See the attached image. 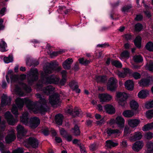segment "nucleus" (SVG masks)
I'll use <instances>...</instances> for the list:
<instances>
[{"label":"nucleus","instance_id":"obj_3","mask_svg":"<svg viewBox=\"0 0 153 153\" xmlns=\"http://www.w3.org/2000/svg\"><path fill=\"white\" fill-rule=\"evenodd\" d=\"M16 103L17 107L16 106H13L11 112L13 114L17 115L19 114L18 108L21 109L23 108L24 106V100L20 98H17L16 100Z\"/></svg>","mask_w":153,"mask_h":153},{"label":"nucleus","instance_id":"obj_32","mask_svg":"<svg viewBox=\"0 0 153 153\" xmlns=\"http://www.w3.org/2000/svg\"><path fill=\"white\" fill-rule=\"evenodd\" d=\"M122 114L125 117L130 118L134 115V113L131 110H126L123 111Z\"/></svg>","mask_w":153,"mask_h":153},{"label":"nucleus","instance_id":"obj_23","mask_svg":"<svg viewBox=\"0 0 153 153\" xmlns=\"http://www.w3.org/2000/svg\"><path fill=\"white\" fill-rule=\"evenodd\" d=\"M142 38L140 36H137L135 39L133 41L134 45L136 47L138 48H140L141 47Z\"/></svg>","mask_w":153,"mask_h":153},{"label":"nucleus","instance_id":"obj_18","mask_svg":"<svg viewBox=\"0 0 153 153\" xmlns=\"http://www.w3.org/2000/svg\"><path fill=\"white\" fill-rule=\"evenodd\" d=\"M134 83L131 80H127L124 84V85L126 88L129 91H132L134 90Z\"/></svg>","mask_w":153,"mask_h":153},{"label":"nucleus","instance_id":"obj_5","mask_svg":"<svg viewBox=\"0 0 153 153\" xmlns=\"http://www.w3.org/2000/svg\"><path fill=\"white\" fill-rule=\"evenodd\" d=\"M117 86V81L116 79L113 77H110L107 84V89L111 91H115Z\"/></svg>","mask_w":153,"mask_h":153},{"label":"nucleus","instance_id":"obj_42","mask_svg":"<svg viewBox=\"0 0 153 153\" xmlns=\"http://www.w3.org/2000/svg\"><path fill=\"white\" fill-rule=\"evenodd\" d=\"M10 82L11 84H13L16 83L18 80V77L17 75L14 74H12L10 76Z\"/></svg>","mask_w":153,"mask_h":153},{"label":"nucleus","instance_id":"obj_52","mask_svg":"<svg viewBox=\"0 0 153 153\" xmlns=\"http://www.w3.org/2000/svg\"><path fill=\"white\" fill-rule=\"evenodd\" d=\"M132 7V6L131 4L126 5L123 7L122 11L123 12H128Z\"/></svg>","mask_w":153,"mask_h":153},{"label":"nucleus","instance_id":"obj_61","mask_svg":"<svg viewBox=\"0 0 153 153\" xmlns=\"http://www.w3.org/2000/svg\"><path fill=\"white\" fill-rule=\"evenodd\" d=\"M65 138L66 140L69 142H71L72 140L73 139L72 136L70 134H68L64 137Z\"/></svg>","mask_w":153,"mask_h":153},{"label":"nucleus","instance_id":"obj_10","mask_svg":"<svg viewBox=\"0 0 153 153\" xmlns=\"http://www.w3.org/2000/svg\"><path fill=\"white\" fill-rule=\"evenodd\" d=\"M37 108V110L41 114H45L48 111L46 102L44 104L42 102L38 103Z\"/></svg>","mask_w":153,"mask_h":153},{"label":"nucleus","instance_id":"obj_37","mask_svg":"<svg viewBox=\"0 0 153 153\" xmlns=\"http://www.w3.org/2000/svg\"><path fill=\"white\" fill-rule=\"evenodd\" d=\"M7 47L6 43L4 41L2 40L0 42V51L4 52L6 51L7 50L6 48Z\"/></svg>","mask_w":153,"mask_h":153},{"label":"nucleus","instance_id":"obj_14","mask_svg":"<svg viewBox=\"0 0 153 153\" xmlns=\"http://www.w3.org/2000/svg\"><path fill=\"white\" fill-rule=\"evenodd\" d=\"M99 97L101 102H108L110 101L112 98L111 96L107 93L100 94L99 95Z\"/></svg>","mask_w":153,"mask_h":153},{"label":"nucleus","instance_id":"obj_12","mask_svg":"<svg viewBox=\"0 0 153 153\" xmlns=\"http://www.w3.org/2000/svg\"><path fill=\"white\" fill-rule=\"evenodd\" d=\"M143 146V144L142 141H138L136 142L132 147V149L136 152H138L142 149Z\"/></svg>","mask_w":153,"mask_h":153},{"label":"nucleus","instance_id":"obj_8","mask_svg":"<svg viewBox=\"0 0 153 153\" xmlns=\"http://www.w3.org/2000/svg\"><path fill=\"white\" fill-rule=\"evenodd\" d=\"M46 83L48 84H57L59 83L60 79L59 77L52 74L46 77Z\"/></svg>","mask_w":153,"mask_h":153},{"label":"nucleus","instance_id":"obj_51","mask_svg":"<svg viewBox=\"0 0 153 153\" xmlns=\"http://www.w3.org/2000/svg\"><path fill=\"white\" fill-rule=\"evenodd\" d=\"M145 107L147 109L153 108V100L146 103L145 105Z\"/></svg>","mask_w":153,"mask_h":153},{"label":"nucleus","instance_id":"obj_19","mask_svg":"<svg viewBox=\"0 0 153 153\" xmlns=\"http://www.w3.org/2000/svg\"><path fill=\"white\" fill-rule=\"evenodd\" d=\"M106 112L110 114H113L115 112V109L114 106L110 104H107L105 106Z\"/></svg>","mask_w":153,"mask_h":153},{"label":"nucleus","instance_id":"obj_16","mask_svg":"<svg viewBox=\"0 0 153 153\" xmlns=\"http://www.w3.org/2000/svg\"><path fill=\"white\" fill-rule=\"evenodd\" d=\"M73 62L72 59L69 58L64 61L62 63V66L64 69L69 70L71 69V65Z\"/></svg>","mask_w":153,"mask_h":153},{"label":"nucleus","instance_id":"obj_44","mask_svg":"<svg viewBox=\"0 0 153 153\" xmlns=\"http://www.w3.org/2000/svg\"><path fill=\"white\" fill-rule=\"evenodd\" d=\"M146 116L148 119H151L153 117V109L147 111L146 113Z\"/></svg>","mask_w":153,"mask_h":153},{"label":"nucleus","instance_id":"obj_6","mask_svg":"<svg viewBox=\"0 0 153 153\" xmlns=\"http://www.w3.org/2000/svg\"><path fill=\"white\" fill-rule=\"evenodd\" d=\"M66 112L74 117H82L83 114L81 109L76 107L74 108V110L72 108H68Z\"/></svg>","mask_w":153,"mask_h":153},{"label":"nucleus","instance_id":"obj_26","mask_svg":"<svg viewBox=\"0 0 153 153\" xmlns=\"http://www.w3.org/2000/svg\"><path fill=\"white\" fill-rule=\"evenodd\" d=\"M63 120V116L60 114H56L55 117V120L56 123L58 125H61L62 124Z\"/></svg>","mask_w":153,"mask_h":153},{"label":"nucleus","instance_id":"obj_40","mask_svg":"<svg viewBox=\"0 0 153 153\" xmlns=\"http://www.w3.org/2000/svg\"><path fill=\"white\" fill-rule=\"evenodd\" d=\"M111 63L112 65L117 68H121L122 67L121 63L118 61L112 60L111 61Z\"/></svg>","mask_w":153,"mask_h":153},{"label":"nucleus","instance_id":"obj_50","mask_svg":"<svg viewBox=\"0 0 153 153\" xmlns=\"http://www.w3.org/2000/svg\"><path fill=\"white\" fill-rule=\"evenodd\" d=\"M132 76L136 79L140 78L141 76L140 74L137 72H134L132 74Z\"/></svg>","mask_w":153,"mask_h":153},{"label":"nucleus","instance_id":"obj_41","mask_svg":"<svg viewBox=\"0 0 153 153\" xmlns=\"http://www.w3.org/2000/svg\"><path fill=\"white\" fill-rule=\"evenodd\" d=\"M145 48L149 51L153 52V42L151 41L148 42L146 44Z\"/></svg>","mask_w":153,"mask_h":153},{"label":"nucleus","instance_id":"obj_15","mask_svg":"<svg viewBox=\"0 0 153 153\" xmlns=\"http://www.w3.org/2000/svg\"><path fill=\"white\" fill-rule=\"evenodd\" d=\"M5 118L7 122L10 125H13L15 123V120L13 116L9 111L6 112L5 114Z\"/></svg>","mask_w":153,"mask_h":153},{"label":"nucleus","instance_id":"obj_36","mask_svg":"<svg viewBox=\"0 0 153 153\" xmlns=\"http://www.w3.org/2000/svg\"><path fill=\"white\" fill-rule=\"evenodd\" d=\"M96 79L97 82L105 83L107 80L106 77L105 75H99L97 76Z\"/></svg>","mask_w":153,"mask_h":153},{"label":"nucleus","instance_id":"obj_7","mask_svg":"<svg viewBox=\"0 0 153 153\" xmlns=\"http://www.w3.org/2000/svg\"><path fill=\"white\" fill-rule=\"evenodd\" d=\"M59 95L55 93L49 97V102L52 105H56L59 101Z\"/></svg>","mask_w":153,"mask_h":153},{"label":"nucleus","instance_id":"obj_38","mask_svg":"<svg viewBox=\"0 0 153 153\" xmlns=\"http://www.w3.org/2000/svg\"><path fill=\"white\" fill-rule=\"evenodd\" d=\"M134 30L135 31L138 32H140L143 28V25L140 23L136 24L134 25Z\"/></svg>","mask_w":153,"mask_h":153},{"label":"nucleus","instance_id":"obj_46","mask_svg":"<svg viewBox=\"0 0 153 153\" xmlns=\"http://www.w3.org/2000/svg\"><path fill=\"white\" fill-rule=\"evenodd\" d=\"M36 97L37 98H39V100L38 101V103L42 102L43 103H45L46 100L44 98H43L42 97V95L39 93L36 94Z\"/></svg>","mask_w":153,"mask_h":153},{"label":"nucleus","instance_id":"obj_31","mask_svg":"<svg viewBox=\"0 0 153 153\" xmlns=\"http://www.w3.org/2000/svg\"><path fill=\"white\" fill-rule=\"evenodd\" d=\"M54 89L53 87L49 86L44 88L43 91L46 94L49 95L51 92L53 91Z\"/></svg>","mask_w":153,"mask_h":153},{"label":"nucleus","instance_id":"obj_53","mask_svg":"<svg viewBox=\"0 0 153 153\" xmlns=\"http://www.w3.org/2000/svg\"><path fill=\"white\" fill-rule=\"evenodd\" d=\"M65 52L63 50H60L58 51H53L51 54V55L53 56H57L59 54H61Z\"/></svg>","mask_w":153,"mask_h":153},{"label":"nucleus","instance_id":"obj_28","mask_svg":"<svg viewBox=\"0 0 153 153\" xmlns=\"http://www.w3.org/2000/svg\"><path fill=\"white\" fill-rule=\"evenodd\" d=\"M106 146L108 148H111L112 147H114L118 145V143H115L111 140H108L106 141Z\"/></svg>","mask_w":153,"mask_h":153},{"label":"nucleus","instance_id":"obj_34","mask_svg":"<svg viewBox=\"0 0 153 153\" xmlns=\"http://www.w3.org/2000/svg\"><path fill=\"white\" fill-rule=\"evenodd\" d=\"M130 104L131 108L135 110L137 109L139 107L138 103L134 100H131L130 102Z\"/></svg>","mask_w":153,"mask_h":153},{"label":"nucleus","instance_id":"obj_59","mask_svg":"<svg viewBox=\"0 0 153 153\" xmlns=\"http://www.w3.org/2000/svg\"><path fill=\"white\" fill-rule=\"evenodd\" d=\"M117 74L119 78H124L126 75V74L125 73L122 72L120 71H119Z\"/></svg>","mask_w":153,"mask_h":153},{"label":"nucleus","instance_id":"obj_49","mask_svg":"<svg viewBox=\"0 0 153 153\" xmlns=\"http://www.w3.org/2000/svg\"><path fill=\"white\" fill-rule=\"evenodd\" d=\"M143 15L141 14H139L136 15L134 20L136 21H141L143 20Z\"/></svg>","mask_w":153,"mask_h":153},{"label":"nucleus","instance_id":"obj_33","mask_svg":"<svg viewBox=\"0 0 153 153\" xmlns=\"http://www.w3.org/2000/svg\"><path fill=\"white\" fill-rule=\"evenodd\" d=\"M19 84L22 86L24 90L27 92H30L32 90L31 88L28 86L25 83L20 82H19Z\"/></svg>","mask_w":153,"mask_h":153},{"label":"nucleus","instance_id":"obj_4","mask_svg":"<svg viewBox=\"0 0 153 153\" xmlns=\"http://www.w3.org/2000/svg\"><path fill=\"white\" fill-rule=\"evenodd\" d=\"M39 142L38 140L33 137H30L25 141V146L27 147L36 149L38 147Z\"/></svg>","mask_w":153,"mask_h":153},{"label":"nucleus","instance_id":"obj_27","mask_svg":"<svg viewBox=\"0 0 153 153\" xmlns=\"http://www.w3.org/2000/svg\"><path fill=\"white\" fill-rule=\"evenodd\" d=\"M78 60L80 64L82 65L85 66H88L91 62V60H88L87 59H85L83 57L80 58Z\"/></svg>","mask_w":153,"mask_h":153},{"label":"nucleus","instance_id":"obj_29","mask_svg":"<svg viewBox=\"0 0 153 153\" xmlns=\"http://www.w3.org/2000/svg\"><path fill=\"white\" fill-rule=\"evenodd\" d=\"M106 132L108 134V136H110L112 134L119 133V131L118 129H113L110 128H108L106 130Z\"/></svg>","mask_w":153,"mask_h":153},{"label":"nucleus","instance_id":"obj_54","mask_svg":"<svg viewBox=\"0 0 153 153\" xmlns=\"http://www.w3.org/2000/svg\"><path fill=\"white\" fill-rule=\"evenodd\" d=\"M120 56L122 57H128L129 56V53L128 51H125L121 53Z\"/></svg>","mask_w":153,"mask_h":153},{"label":"nucleus","instance_id":"obj_1","mask_svg":"<svg viewBox=\"0 0 153 153\" xmlns=\"http://www.w3.org/2000/svg\"><path fill=\"white\" fill-rule=\"evenodd\" d=\"M38 72L36 68L30 69L29 74L27 75V81L29 84L32 85L37 81L38 79Z\"/></svg>","mask_w":153,"mask_h":153},{"label":"nucleus","instance_id":"obj_39","mask_svg":"<svg viewBox=\"0 0 153 153\" xmlns=\"http://www.w3.org/2000/svg\"><path fill=\"white\" fill-rule=\"evenodd\" d=\"M133 59L134 62L136 63L142 62L143 60L142 56L140 55L135 56L133 57Z\"/></svg>","mask_w":153,"mask_h":153},{"label":"nucleus","instance_id":"obj_25","mask_svg":"<svg viewBox=\"0 0 153 153\" xmlns=\"http://www.w3.org/2000/svg\"><path fill=\"white\" fill-rule=\"evenodd\" d=\"M149 92L147 90H142L138 94V97L140 99H145L149 94Z\"/></svg>","mask_w":153,"mask_h":153},{"label":"nucleus","instance_id":"obj_43","mask_svg":"<svg viewBox=\"0 0 153 153\" xmlns=\"http://www.w3.org/2000/svg\"><path fill=\"white\" fill-rule=\"evenodd\" d=\"M3 60L5 63H8L13 62V57L12 56L9 55L7 57H4V58Z\"/></svg>","mask_w":153,"mask_h":153},{"label":"nucleus","instance_id":"obj_55","mask_svg":"<svg viewBox=\"0 0 153 153\" xmlns=\"http://www.w3.org/2000/svg\"><path fill=\"white\" fill-rule=\"evenodd\" d=\"M15 90L16 93L18 94H20L22 92L21 88L17 84L15 85Z\"/></svg>","mask_w":153,"mask_h":153},{"label":"nucleus","instance_id":"obj_30","mask_svg":"<svg viewBox=\"0 0 153 153\" xmlns=\"http://www.w3.org/2000/svg\"><path fill=\"white\" fill-rule=\"evenodd\" d=\"M16 138V136L13 134H10L6 136L5 138L6 143L9 144L13 141Z\"/></svg>","mask_w":153,"mask_h":153},{"label":"nucleus","instance_id":"obj_48","mask_svg":"<svg viewBox=\"0 0 153 153\" xmlns=\"http://www.w3.org/2000/svg\"><path fill=\"white\" fill-rule=\"evenodd\" d=\"M148 151H153V143L150 141L146 144Z\"/></svg>","mask_w":153,"mask_h":153},{"label":"nucleus","instance_id":"obj_13","mask_svg":"<svg viewBox=\"0 0 153 153\" xmlns=\"http://www.w3.org/2000/svg\"><path fill=\"white\" fill-rule=\"evenodd\" d=\"M151 81H152V77L149 76L146 78L142 79L139 83L141 86H148L149 85Z\"/></svg>","mask_w":153,"mask_h":153},{"label":"nucleus","instance_id":"obj_21","mask_svg":"<svg viewBox=\"0 0 153 153\" xmlns=\"http://www.w3.org/2000/svg\"><path fill=\"white\" fill-rule=\"evenodd\" d=\"M116 123L120 128H123L124 126L125 120L121 116H117L116 118Z\"/></svg>","mask_w":153,"mask_h":153},{"label":"nucleus","instance_id":"obj_57","mask_svg":"<svg viewBox=\"0 0 153 153\" xmlns=\"http://www.w3.org/2000/svg\"><path fill=\"white\" fill-rule=\"evenodd\" d=\"M145 137L147 139L150 140L153 137V133L150 131H149L145 135Z\"/></svg>","mask_w":153,"mask_h":153},{"label":"nucleus","instance_id":"obj_2","mask_svg":"<svg viewBox=\"0 0 153 153\" xmlns=\"http://www.w3.org/2000/svg\"><path fill=\"white\" fill-rule=\"evenodd\" d=\"M116 97L118 100L119 105L123 107H125L128 97L127 94L125 92H118L117 93Z\"/></svg>","mask_w":153,"mask_h":153},{"label":"nucleus","instance_id":"obj_17","mask_svg":"<svg viewBox=\"0 0 153 153\" xmlns=\"http://www.w3.org/2000/svg\"><path fill=\"white\" fill-rule=\"evenodd\" d=\"M143 135L139 131L135 132L133 135L130 137L129 139L130 140L135 141L140 140L142 137Z\"/></svg>","mask_w":153,"mask_h":153},{"label":"nucleus","instance_id":"obj_20","mask_svg":"<svg viewBox=\"0 0 153 153\" xmlns=\"http://www.w3.org/2000/svg\"><path fill=\"white\" fill-rule=\"evenodd\" d=\"M18 136H24L26 134V131L24 127L21 125H19L17 127Z\"/></svg>","mask_w":153,"mask_h":153},{"label":"nucleus","instance_id":"obj_56","mask_svg":"<svg viewBox=\"0 0 153 153\" xmlns=\"http://www.w3.org/2000/svg\"><path fill=\"white\" fill-rule=\"evenodd\" d=\"M49 68H47L45 71V72L46 74H51L53 71L54 70V68L52 67H49Z\"/></svg>","mask_w":153,"mask_h":153},{"label":"nucleus","instance_id":"obj_63","mask_svg":"<svg viewBox=\"0 0 153 153\" xmlns=\"http://www.w3.org/2000/svg\"><path fill=\"white\" fill-rule=\"evenodd\" d=\"M130 133L128 128L125 127L124 131V135L125 136H127Z\"/></svg>","mask_w":153,"mask_h":153},{"label":"nucleus","instance_id":"obj_35","mask_svg":"<svg viewBox=\"0 0 153 153\" xmlns=\"http://www.w3.org/2000/svg\"><path fill=\"white\" fill-rule=\"evenodd\" d=\"M153 128V122L152 123H149L145 125L143 127L142 130L146 131L150 130Z\"/></svg>","mask_w":153,"mask_h":153},{"label":"nucleus","instance_id":"obj_58","mask_svg":"<svg viewBox=\"0 0 153 153\" xmlns=\"http://www.w3.org/2000/svg\"><path fill=\"white\" fill-rule=\"evenodd\" d=\"M124 37L125 38L126 41H128L129 40H131V39L132 36L130 34L127 33L124 35Z\"/></svg>","mask_w":153,"mask_h":153},{"label":"nucleus","instance_id":"obj_62","mask_svg":"<svg viewBox=\"0 0 153 153\" xmlns=\"http://www.w3.org/2000/svg\"><path fill=\"white\" fill-rule=\"evenodd\" d=\"M60 134L63 137H64L65 136H66L68 134V133L65 130L64 128H62L60 130Z\"/></svg>","mask_w":153,"mask_h":153},{"label":"nucleus","instance_id":"obj_47","mask_svg":"<svg viewBox=\"0 0 153 153\" xmlns=\"http://www.w3.org/2000/svg\"><path fill=\"white\" fill-rule=\"evenodd\" d=\"M12 74H13V71L11 70H9L8 71L6 75V79L8 83H10V79L9 78V75L11 76Z\"/></svg>","mask_w":153,"mask_h":153},{"label":"nucleus","instance_id":"obj_64","mask_svg":"<svg viewBox=\"0 0 153 153\" xmlns=\"http://www.w3.org/2000/svg\"><path fill=\"white\" fill-rule=\"evenodd\" d=\"M147 66L150 71L153 72V63H150L149 64L147 65Z\"/></svg>","mask_w":153,"mask_h":153},{"label":"nucleus","instance_id":"obj_45","mask_svg":"<svg viewBox=\"0 0 153 153\" xmlns=\"http://www.w3.org/2000/svg\"><path fill=\"white\" fill-rule=\"evenodd\" d=\"M5 126L4 124L0 126V141L4 137L3 132L5 129Z\"/></svg>","mask_w":153,"mask_h":153},{"label":"nucleus","instance_id":"obj_24","mask_svg":"<svg viewBox=\"0 0 153 153\" xmlns=\"http://www.w3.org/2000/svg\"><path fill=\"white\" fill-rule=\"evenodd\" d=\"M140 123V120L137 119L131 120L128 122V125L133 128L137 126Z\"/></svg>","mask_w":153,"mask_h":153},{"label":"nucleus","instance_id":"obj_60","mask_svg":"<svg viewBox=\"0 0 153 153\" xmlns=\"http://www.w3.org/2000/svg\"><path fill=\"white\" fill-rule=\"evenodd\" d=\"M42 132L45 136H47L49 134V130L48 128L42 129Z\"/></svg>","mask_w":153,"mask_h":153},{"label":"nucleus","instance_id":"obj_22","mask_svg":"<svg viewBox=\"0 0 153 153\" xmlns=\"http://www.w3.org/2000/svg\"><path fill=\"white\" fill-rule=\"evenodd\" d=\"M71 131L74 136L76 137L80 135L81 131L79 128L77 124L75 125L74 127L72 128Z\"/></svg>","mask_w":153,"mask_h":153},{"label":"nucleus","instance_id":"obj_9","mask_svg":"<svg viewBox=\"0 0 153 153\" xmlns=\"http://www.w3.org/2000/svg\"><path fill=\"white\" fill-rule=\"evenodd\" d=\"M40 120L39 118L36 117L31 118L29 122V126L32 129H35L40 124Z\"/></svg>","mask_w":153,"mask_h":153},{"label":"nucleus","instance_id":"obj_11","mask_svg":"<svg viewBox=\"0 0 153 153\" xmlns=\"http://www.w3.org/2000/svg\"><path fill=\"white\" fill-rule=\"evenodd\" d=\"M11 99L10 97H8L5 95L3 94L1 98V106L3 107L7 105H10L11 102Z\"/></svg>","mask_w":153,"mask_h":153}]
</instances>
